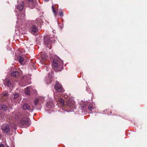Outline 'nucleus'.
Listing matches in <instances>:
<instances>
[{"instance_id":"9d476101","label":"nucleus","mask_w":147,"mask_h":147,"mask_svg":"<svg viewBox=\"0 0 147 147\" xmlns=\"http://www.w3.org/2000/svg\"><path fill=\"white\" fill-rule=\"evenodd\" d=\"M23 109L25 110H27L29 111H32L31 109L30 106L26 103H25L23 107Z\"/></svg>"},{"instance_id":"aec40b11","label":"nucleus","mask_w":147,"mask_h":147,"mask_svg":"<svg viewBox=\"0 0 147 147\" xmlns=\"http://www.w3.org/2000/svg\"><path fill=\"white\" fill-rule=\"evenodd\" d=\"M39 102V99L38 98H36L35 99L34 103L35 106H36Z\"/></svg>"},{"instance_id":"20e7f679","label":"nucleus","mask_w":147,"mask_h":147,"mask_svg":"<svg viewBox=\"0 0 147 147\" xmlns=\"http://www.w3.org/2000/svg\"><path fill=\"white\" fill-rule=\"evenodd\" d=\"M25 6L29 7L30 8L33 9L34 5L33 4V0H26L24 2Z\"/></svg>"},{"instance_id":"cd10ccee","label":"nucleus","mask_w":147,"mask_h":147,"mask_svg":"<svg viewBox=\"0 0 147 147\" xmlns=\"http://www.w3.org/2000/svg\"><path fill=\"white\" fill-rule=\"evenodd\" d=\"M49 0H45V1H49Z\"/></svg>"},{"instance_id":"a211bd4d","label":"nucleus","mask_w":147,"mask_h":147,"mask_svg":"<svg viewBox=\"0 0 147 147\" xmlns=\"http://www.w3.org/2000/svg\"><path fill=\"white\" fill-rule=\"evenodd\" d=\"M18 59L19 62L22 64L24 61V59L21 56H19L18 57Z\"/></svg>"},{"instance_id":"f8f14e48","label":"nucleus","mask_w":147,"mask_h":147,"mask_svg":"<svg viewBox=\"0 0 147 147\" xmlns=\"http://www.w3.org/2000/svg\"><path fill=\"white\" fill-rule=\"evenodd\" d=\"M2 128V130L5 133L9 132L10 130L9 126L8 125L3 126Z\"/></svg>"},{"instance_id":"2eb2a0df","label":"nucleus","mask_w":147,"mask_h":147,"mask_svg":"<svg viewBox=\"0 0 147 147\" xmlns=\"http://www.w3.org/2000/svg\"><path fill=\"white\" fill-rule=\"evenodd\" d=\"M47 56H45V55H42L41 57L42 62H43V61H45L47 59Z\"/></svg>"},{"instance_id":"4be33fe9","label":"nucleus","mask_w":147,"mask_h":147,"mask_svg":"<svg viewBox=\"0 0 147 147\" xmlns=\"http://www.w3.org/2000/svg\"><path fill=\"white\" fill-rule=\"evenodd\" d=\"M52 9L53 13H54L55 15L56 16L57 15L56 11L55 10L54 7L53 6H52Z\"/></svg>"},{"instance_id":"1a4fd4ad","label":"nucleus","mask_w":147,"mask_h":147,"mask_svg":"<svg viewBox=\"0 0 147 147\" xmlns=\"http://www.w3.org/2000/svg\"><path fill=\"white\" fill-rule=\"evenodd\" d=\"M4 83L6 86H7L8 87L11 86L12 85L11 82L8 78L5 79Z\"/></svg>"},{"instance_id":"5701e85b","label":"nucleus","mask_w":147,"mask_h":147,"mask_svg":"<svg viewBox=\"0 0 147 147\" xmlns=\"http://www.w3.org/2000/svg\"><path fill=\"white\" fill-rule=\"evenodd\" d=\"M59 15L60 16H63V13L62 11L61 10H60L59 11Z\"/></svg>"},{"instance_id":"ddd939ff","label":"nucleus","mask_w":147,"mask_h":147,"mask_svg":"<svg viewBox=\"0 0 147 147\" xmlns=\"http://www.w3.org/2000/svg\"><path fill=\"white\" fill-rule=\"evenodd\" d=\"M19 74V73L16 71H14L11 73V75L12 76L14 77H18Z\"/></svg>"},{"instance_id":"393cba45","label":"nucleus","mask_w":147,"mask_h":147,"mask_svg":"<svg viewBox=\"0 0 147 147\" xmlns=\"http://www.w3.org/2000/svg\"><path fill=\"white\" fill-rule=\"evenodd\" d=\"M19 96V95L18 94H16L14 95V98H17Z\"/></svg>"},{"instance_id":"9b49d317","label":"nucleus","mask_w":147,"mask_h":147,"mask_svg":"<svg viewBox=\"0 0 147 147\" xmlns=\"http://www.w3.org/2000/svg\"><path fill=\"white\" fill-rule=\"evenodd\" d=\"M8 96L7 93H5L2 94L1 97V100L3 101H5L7 100Z\"/></svg>"},{"instance_id":"f03ea898","label":"nucleus","mask_w":147,"mask_h":147,"mask_svg":"<svg viewBox=\"0 0 147 147\" xmlns=\"http://www.w3.org/2000/svg\"><path fill=\"white\" fill-rule=\"evenodd\" d=\"M63 65V62L60 59L57 58L53 59V66L55 68L59 67L61 68Z\"/></svg>"},{"instance_id":"6e6552de","label":"nucleus","mask_w":147,"mask_h":147,"mask_svg":"<svg viewBox=\"0 0 147 147\" xmlns=\"http://www.w3.org/2000/svg\"><path fill=\"white\" fill-rule=\"evenodd\" d=\"M24 3V1H21L20 3L17 5V8L20 10H22L23 9Z\"/></svg>"},{"instance_id":"6ab92c4d","label":"nucleus","mask_w":147,"mask_h":147,"mask_svg":"<svg viewBox=\"0 0 147 147\" xmlns=\"http://www.w3.org/2000/svg\"><path fill=\"white\" fill-rule=\"evenodd\" d=\"M25 93L27 95H30V91L28 88L27 87L25 91Z\"/></svg>"},{"instance_id":"7ed1b4c3","label":"nucleus","mask_w":147,"mask_h":147,"mask_svg":"<svg viewBox=\"0 0 147 147\" xmlns=\"http://www.w3.org/2000/svg\"><path fill=\"white\" fill-rule=\"evenodd\" d=\"M54 87L55 90L58 92H64L62 86L58 82H56Z\"/></svg>"},{"instance_id":"f3484780","label":"nucleus","mask_w":147,"mask_h":147,"mask_svg":"<svg viewBox=\"0 0 147 147\" xmlns=\"http://www.w3.org/2000/svg\"><path fill=\"white\" fill-rule=\"evenodd\" d=\"M47 56H45V55H42L41 57L42 62H43V61H45L47 59Z\"/></svg>"},{"instance_id":"c85d7f7f","label":"nucleus","mask_w":147,"mask_h":147,"mask_svg":"<svg viewBox=\"0 0 147 147\" xmlns=\"http://www.w3.org/2000/svg\"><path fill=\"white\" fill-rule=\"evenodd\" d=\"M7 147H9V146H7Z\"/></svg>"},{"instance_id":"412c9836","label":"nucleus","mask_w":147,"mask_h":147,"mask_svg":"<svg viewBox=\"0 0 147 147\" xmlns=\"http://www.w3.org/2000/svg\"><path fill=\"white\" fill-rule=\"evenodd\" d=\"M88 109L90 111H92L94 109L92 105L91 104H90L88 106Z\"/></svg>"},{"instance_id":"f257e3e1","label":"nucleus","mask_w":147,"mask_h":147,"mask_svg":"<svg viewBox=\"0 0 147 147\" xmlns=\"http://www.w3.org/2000/svg\"><path fill=\"white\" fill-rule=\"evenodd\" d=\"M54 98L56 101L59 102L61 105H63L66 107L67 109L72 110L76 109L75 102L71 100L67 99L64 101L63 99L58 94L55 95Z\"/></svg>"},{"instance_id":"423d86ee","label":"nucleus","mask_w":147,"mask_h":147,"mask_svg":"<svg viewBox=\"0 0 147 147\" xmlns=\"http://www.w3.org/2000/svg\"><path fill=\"white\" fill-rule=\"evenodd\" d=\"M37 27L35 25H32L29 29V32L32 34H34L38 31Z\"/></svg>"},{"instance_id":"39448f33","label":"nucleus","mask_w":147,"mask_h":147,"mask_svg":"<svg viewBox=\"0 0 147 147\" xmlns=\"http://www.w3.org/2000/svg\"><path fill=\"white\" fill-rule=\"evenodd\" d=\"M50 36L49 35H47L46 36H44V43L46 45H50L51 43L52 40L50 38Z\"/></svg>"},{"instance_id":"0eeeda50","label":"nucleus","mask_w":147,"mask_h":147,"mask_svg":"<svg viewBox=\"0 0 147 147\" xmlns=\"http://www.w3.org/2000/svg\"><path fill=\"white\" fill-rule=\"evenodd\" d=\"M29 120L27 117H24L20 121V124L22 125H27L28 123Z\"/></svg>"},{"instance_id":"dca6fc26","label":"nucleus","mask_w":147,"mask_h":147,"mask_svg":"<svg viewBox=\"0 0 147 147\" xmlns=\"http://www.w3.org/2000/svg\"><path fill=\"white\" fill-rule=\"evenodd\" d=\"M47 56H45V55H42L41 57L42 62H43V61H45L47 59Z\"/></svg>"},{"instance_id":"b1692460","label":"nucleus","mask_w":147,"mask_h":147,"mask_svg":"<svg viewBox=\"0 0 147 147\" xmlns=\"http://www.w3.org/2000/svg\"><path fill=\"white\" fill-rule=\"evenodd\" d=\"M22 16V18H20V19H23L25 18V13H23L21 15Z\"/></svg>"},{"instance_id":"bb28decb","label":"nucleus","mask_w":147,"mask_h":147,"mask_svg":"<svg viewBox=\"0 0 147 147\" xmlns=\"http://www.w3.org/2000/svg\"><path fill=\"white\" fill-rule=\"evenodd\" d=\"M27 115L28 116V113H27Z\"/></svg>"},{"instance_id":"a878e982","label":"nucleus","mask_w":147,"mask_h":147,"mask_svg":"<svg viewBox=\"0 0 147 147\" xmlns=\"http://www.w3.org/2000/svg\"><path fill=\"white\" fill-rule=\"evenodd\" d=\"M0 147H4V145L3 144H0Z\"/></svg>"},{"instance_id":"4468645a","label":"nucleus","mask_w":147,"mask_h":147,"mask_svg":"<svg viewBox=\"0 0 147 147\" xmlns=\"http://www.w3.org/2000/svg\"><path fill=\"white\" fill-rule=\"evenodd\" d=\"M0 108L2 110H3L4 111H6L7 109V107L5 105H0Z\"/></svg>"}]
</instances>
